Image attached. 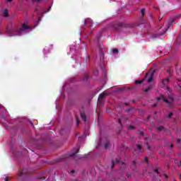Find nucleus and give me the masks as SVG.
Returning a JSON list of instances; mask_svg holds the SVG:
<instances>
[{
    "mask_svg": "<svg viewBox=\"0 0 181 181\" xmlns=\"http://www.w3.org/2000/svg\"><path fill=\"white\" fill-rule=\"evenodd\" d=\"M169 98H170V101H169L168 99H166V98L164 97L163 95H161L160 97L157 98V100L160 101V100H163V101H164V103H166L167 105H168V107L170 108H173L174 98L173 96H170Z\"/></svg>",
    "mask_w": 181,
    "mask_h": 181,
    "instance_id": "obj_2",
    "label": "nucleus"
},
{
    "mask_svg": "<svg viewBox=\"0 0 181 181\" xmlns=\"http://www.w3.org/2000/svg\"><path fill=\"white\" fill-rule=\"evenodd\" d=\"M154 172H156V173H159V171L158 170V169H155Z\"/></svg>",
    "mask_w": 181,
    "mask_h": 181,
    "instance_id": "obj_36",
    "label": "nucleus"
},
{
    "mask_svg": "<svg viewBox=\"0 0 181 181\" xmlns=\"http://www.w3.org/2000/svg\"><path fill=\"white\" fill-rule=\"evenodd\" d=\"M124 105H129V103H125Z\"/></svg>",
    "mask_w": 181,
    "mask_h": 181,
    "instance_id": "obj_40",
    "label": "nucleus"
},
{
    "mask_svg": "<svg viewBox=\"0 0 181 181\" xmlns=\"http://www.w3.org/2000/svg\"><path fill=\"white\" fill-rule=\"evenodd\" d=\"M71 173H74V170H72L71 171Z\"/></svg>",
    "mask_w": 181,
    "mask_h": 181,
    "instance_id": "obj_45",
    "label": "nucleus"
},
{
    "mask_svg": "<svg viewBox=\"0 0 181 181\" xmlns=\"http://www.w3.org/2000/svg\"><path fill=\"white\" fill-rule=\"evenodd\" d=\"M96 39H97V40H100L101 39V33H99L97 35Z\"/></svg>",
    "mask_w": 181,
    "mask_h": 181,
    "instance_id": "obj_21",
    "label": "nucleus"
},
{
    "mask_svg": "<svg viewBox=\"0 0 181 181\" xmlns=\"http://www.w3.org/2000/svg\"><path fill=\"white\" fill-rule=\"evenodd\" d=\"M154 9H157V10H158V9H159V8H156V7H154Z\"/></svg>",
    "mask_w": 181,
    "mask_h": 181,
    "instance_id": "obj_47",
    "label": "nucleus"
},
{
    "mask_svg": "<svg viewBox=\"0 0 181 181\" xmlns=\"http://www.w3.org/2000/svg\"><path fill=\"white\" fill-rule=\"evenodd\" d=\"M107 95V93H100L99 95V98H98V103L99 104H104V98H105V96Z\"/></svg>",
    "mask_w": 181,
    "mask_h": 181,
    "instance_id": "obj_5",
    "label": "nucleus"
},
{
    "mask_svg": "<svg viewBox=\"0 0 181 181\" xmlns=\"http://www.w3.org/2000/svg\"><path fill=\"white\" fill-rule=\"evenodd\" d=\"M180 179H181V174L180 175Z\"/></svg>",
    "mask_w": 181,
    "mask_h": 181,
    "instance_id": "obj_49",
    "label": "nucleus"
},
{
    "mask_svg": "<svg viewBox=\"0 0 181 181\" xmlns=\"http://www.w3.org/2000/svg\"><path fill=\"white\" fill-rule=\"evenodd\" d=\"M139 134L140 135H141V136H144V135H145V133L144 132H140Z\"/></svg>",
    "mask_w": 181,
    "mask_h": 181,
    "instance_id": "obj_30",
    "label": "nucleus"
},
{
    "mask_svg": "<svg viewBox=\"0 0 181 181\" xmlns=\"http://www.w3.org/2000/svg\"><path fill=\"white\" fill-rule=\"evenodd\" d=\"M153 81V75L151 74L150 76V77L148 78V81H147V83H152V81Z\"/></svg>",
    "mask_w": 181,
    "mask_h": 181,
    "instance_id": "obj_15",
    "label": "nucleus"
},
{
    "mask_svg": "<svg viewBox=\"0 0 181 181\" xmlns=\"http://www.w3.org/2000/svg\"><path fill=\"white\" fill-rule=\"evenodd\" d=\"M154 115H158V112H154Z\"/></svg>",
    "mask_w": 181,
    "mask_h": 181,
    "instance_id": "obj_44",
    "label": "nucleus"
},
{
    "mask_svg": "<svg viewBox=\"0 0 181 181\" xmlns=\"http://www.w3.org/2000/svg\"><path fill=\"white\" fill-rule=\"evenodd\" d=\"M28 29H32V28H30V26L27 25L26 24H23L21 28L16 29V32L18 35H21L23 30H26Z\"/></svg>",
    "mask_w": 181,
    "mask_h": 181,
    "instance_id": "obj_3",
    "label": "nucleus"
},
{
    "mask_svg": "<svg viewBox=\"0 0 181 181\" xmlns=\"http://www.w3.org/2000/svg\"><path fill=\"white\" fill-rule=\"evenodd\" d=\"M153 89V85H150L148 87H147L145 90H144V93H148V91H151V90Z\"/></svg>",
    "mask_w": 181,
    "mask_h": 181,
    "instance_id": "obj_11",
    "label": "nucleus"
},
{
    "mask_svg": "<svg viewBox=\"0 0 181 181\" xmlns=\"http://www.w3.org/2000/svg\"><path fill=\"white\" fill-rule=\"evenodd\" d=\"M146 139H149V138H148V137H146V138H145V140L146 141Z\"/></svg>",
    "mask_w": 181,
    "mask_h": 181,
    "instance_id": "obj_46",
    "label": "nucleus"
},
{
    "mask_svg": "<svg viewBox=\"0 0 181 181\" xmlns=\"http://www.w3.org/2000/svg\"><path fill=\"white\" fill-rule=\"evenodd\" d=\"M115 166V163L112 162V168H114Z\"/></svg>",
    "mask_w": 181,
    "mask_h": 181,
    "instance_id": "obj_37",
    "label": "nucleus"
},
{
    "mask_svg": "<svg viewBox=\"0 0 181 181\" xmlns=\"http://www.w3.org/2000/svg\"><path fill=\"white\" fill-rule=\"evenodd\" d=\"M152 135H153V133H152Z\"/></svg>",
    "mask_w": 181,
    "mask_h": 181,
    "instance_id": "obj_58",
    "label": "nucleus"
},
{
    "mask_svg": "<svg viewBox=\"0 0 181 181\" xmlns=\"http://www.w3.org/2000/svg\"><path fill=\"white\" fill-rule=\"evenodd\" d=\"M33 1H34V2H37V4L42 2V0H33Z\"/></svg>",
    "mask_w": 181,
    "mask_h": 181,
    "instance_id": "obj_28",
    "label": "nucleus"
},
{
    "mask_svg": "<svg viewBox=\"0 0 181 181\" xmlns=\"http://www.w3.org/2000/svg\"><path fill=\"white\" fill-rule=\"evenodd\" d=\"M141 13L142 16H145V8H142L141 10Z\"/></svg>",
    "mask_w": 181,
    "mask_h": 181,
    "instance_id": "obj_20",
    "label": "nucleus"
},
{
    "mask_svg": "<svg viewBox=\"0 0 181 181\" xmlns=\"http://www.w3.org/2000/svg\"><path fill=\"white\" fill-rule=\"evenodd\" d=\"M79 149L78 148L75 153H72L69 154L68 156H64L62 158H59V160L57 162H62V160H66L69 158H74V159H76L77 160L78 159H81V157L78 156L77 153H78Z\"/></svg>",
    "mask_w": 181,
    "mask_h": 181,
    "instance_id": "obj_1",
    "label": "nucleus"
},
{
    "mask_svg": "<svg viewBox=\"0 0 181 181\" xmlns=\"http://www.w3.org/2000/svg\"><path fill=\"white\" fill-rule=\"evenodd\" d=\"M38 21H40V18H38Z\"/></svg>",
    "mask_w": 181,
    "mask_h": 181,
    "instance_id": "obj_54",
    "label": "nucleus"
},
{
    "mask_svg": "<svg viewBox=\"0 0 181 181\" xmlns=\"http://www.w3.org/2000/svg\"><path fill=\"white\" fill-rule=\"evenodd\" d=\"M133 164H134V165H136V160H134V161H133Z\"/></svg>",
    "mask_w": 181,
    "mask_h": 181,
    "instance_id": "obj_41",
    "label": "nucleus"
},
{
    "mask_svg": "<svg viewBox=\"0 0 181 181\" xmlns=\"http://www.w3.org/2000/svg\"><path fill=\"white\" fill-rule=\"evenodd\" d=\"M8 180H9V177H6L5 178V181H8Z\"/></svg>",
    "mask_w": 181,
    "mask_h": 181,
    "instance_id": "obj_38",
    "label": "nucleus"
},
{
    "mask_svg": "<svg viewBox=\"0 0 181 181\" xmlns=\"http://www.w3.org/2000/svg\"><path fill=\"white\" fill-rule=\"evenodd\" d=\"M170 148H174L175 146L170 142Z\"/></svg>",
    "mask_w": 181,
    "mask_h": 181,
    "instance_id": "obj_35",
    "label": "nucleus"
},
{
    "mask_svg": "<svg viewBox=\"0 0 181 181\" xmlns=\"http://www.w3.org/2000/svg\"><path fill=\"white\" fill-rule=\"evenodd\" d=\"M133 103H135V100H133Z\"/></svg>",
    "mask_w": 181,
    "mask_h": 181,
    "instance_id": "obj_55",
    "label": "nucleus"
},
{
    "mask_svg": "<svg viewBox=\"0 0 181 181\" xmlns=\"http://www.w3.org/2000/svg\"><path fill=\"white\" fill-rule=\"evenodd\" d=\"M6 2H12V1H13V0H6Z\"/></svg>",
    "mask_w": 181,
    "mask_h": 181,
    "instance_id": "obj_39",
    "label": "nucleus"
},
{
    "mask_svg": "<svg viewBox=\"0 0 181 181\" xmlns=\"http://www.w3.org/2000/svg\"><path fill=\"white\" fill-rule=\"evenodd\" d=\"M123 163V165H125V163Z\"/></svg>",
    "mask_w": 181,
    "mask_h": 181,
    "instance_id": "obj_53",
    "label": "nucleus"
},
{
    "mask_svg": "<svg viewBox=\"0 0 181 181\" xmlns=\"http://www.w3.org/2000/svg\"><path fill=\"white\" fill-rule=\"evenodd\" d=\"M26 174V172L25 170L21 171L19 173V176H23V175Z\"/></svg>",
    "mask_w": 181,
    "mask_h": 181,
    "instance_id": "obj_22",
    "label": "nucleus"
},
{
    "mask_svg": "<svg viewBox=\"0 0 181 181\" xmlns=\"http://www.w3.org/2000/svg\"><path fill=\"white\" fill-rule=\"evenodd\" d=\"M35 11H37V8L35 9Z\"/></svg>",
    "mask_w": 181,
    "mask_h": 181,
    "instance_id": "obj_50",
    "label": "nucleus"
},
{
    "mask_svg": "<svg viewBox=\"0 0 181 181\" xmlns=\"http://www.w3.org/2000/svg\"><path fill=\"white\" fill-rule=\"evenodd\" d=\"M42 179H43V180H45V179H46V178L43 177Z\"/></svg>",
    "mask_w": 181,
    "mask_h": 181,
    "instance_id": "obj_51",
    "label": "nucleus"
},
{
    "mask_svg": "<svg viewBox=\"0 0 181 181\" xmlns=\"http://www.w3.org/2000/svg\"><path fill=\"white\" fill-rule=\"evenodd\" d=\"M89 76L88 74H86L82 78L83 81H88Z\"/></svg>",
    "mask_w": 181,
    "mask_h": 181,
    "instance_id": "obj_13",
    "label": "nucleus"
},
{
    "mask_svg": "<svg viewBox=\"0 0 181 181\" xmlns=\"http://www.w3.org/2000/svg\"><path fill=\"white\" fill-rule=\"evenodd\" d=\"M151 17L152 18V15H151Z\"/></svg>",
    "mask_w": 181,
    "mask_h": 181,
    "instance_id": "obj_57",
    "label": "nucleus"
},
{
    "mask_svg": "<svg viewBox=\"0 0 181 181\" xmlns=\"http://www.w3.org/2000/svg\"><path fill=\"white\" fill-rule=\"evenodd\" d=\"M118 49H113V53H118Z\"/></svg>",
    "mask_w": 181,
    "mask_h": 181,
    "instance_id": "obj_29",
    "label": "nucleus"
},
{
    "mask_svg": "<svg viewBox=\"0 0 181 181\" xmlns=\"http://www.w3.org/2000/svg\"><path fill=\"white\" fill-rule=\"evenodd\" d=\"M147 119H149V117H147Z\"/></svg>",
    "mask_w": 181,
    "mask_h": 181,
    "instance_id": "obj_52",
    "label": "nucleus"
},
{
    "mask_svg": "<svg viewBox=\"0 0 181 181\" xmlns=\"http://www.w3.org/2000/svg\"><path fill=\"white\" fill-rule=\"evenodd\" d=\"M129 28H134L135 27V25H129Z\"/></svg>",
    "mask_w": 181,
    "mask_h": 181,
    "instance_id": "obj_42",
    "label": "nucleus"
},
{
    "mask_svg": "<svg viewBox=\"0 0 181 181\" xmlns=\"http://www.w3.org/2000/svg\"><path fill=\"white\" fill-rule=\"evenodd\" d=\"M153 107H158V104L155 103L152 105Z\"/></svg>",
    "mask_w": 181,
    "mask_h": 181,
    "instance_id": "obj_31",
    "label": "nucleus"
},
{
    "mask_svg": "<svg viewBox=\"0 0 181 181\" xmlns=\"http://www.w3.org/2000/svg\"><path fill=\"white\" fill-rule=\"evenodd\" d=\"M167 72L168 73L169 77H172V69L169 68Z\"/></svg>",
    "mask_w": 181,
    "mask_h": 181,
    "instance_id": "obj_18",
    "label": "nucleus"
},
{
    "mask_svg": "<svg viewBox=\"0 0 181 181\" xmlns=\"http://www.w3.org/2000/svg\"><path fill=\"white\" fill-rule=\"evenodd\" d=\"M84 25L85 26H88V28H93V29L95 28V25H94L93 20H91L90 18L86 19L84 21Z\"/></svg>",
    "mask_w": 181,
    "mask_h": 181,
    "instance_id": "obj_4",
    "label": "nucleus"
},
{
    "mask_svg": "<svg viewBox=\"0 0 181 181\" xmlns=\"http://www.w3.org/2000/svg\"><path fill=\"white\" fill-rule=\"evenodd\" d=\"M99 53L100 56H104V49L101 47H99Z\"/></svg>",
    "mask_w": 181,
    "mask_h": 181,
    "instance_id": "obj_14",
    "label": "nucleus"
},
{
    "mask_svg": "<svg viewBox=\"0 0 181 181\" xmlns=\"http://www.w3.org/2000/svg\"><path fill=\"white\" fill-rule=\"evenodd\" d=\"M81 117L82 118L83 121L86 122V114L83 112H81Z\"/></svg>",
    "mask_w": 181,
    "mask_h": 181,
    "instance_id": "obj_12",
    "label": "nucleus"
},
{
    "mask_svg": "<svg viewBox=\"0 0 181 181\" xmlns=\"http://www.w3.org/2000/svg\"><path fill=\"white\" fill-rule=\"evenodd\" d=\"M162 129L164 130V132H166V131H167L166 129L165 128V127H163V126H160V127L156 128L157 132H160V131H162Z\"/></svg>",
    "mask_w": 181,
    "mask_h": 181,
    "instance_id": "obj_10",
    "label": "nucleus"
},
{
    "mask_svg": "<svg viewBox=\"0 0 181 181\" xmlns=\"http://www.w3.org/2000/svg\"><path fill=\"white\" fill-rule=\"evenodd\" d=\"M142 83H144V80H142V81H135L136 84H142Z\"/></svg>",
    "mask_w": 181,
    "mask_h": 181,
    "instance_id": "obj_23",
    "label": "nucleus"
},
{
    "mask_svg": "<svg viewBox=\"0 0 181 181\" xmlns=\"http://www.w3.org/2000/svg\"><path fill=\"white\" fill-rule=\"evenodd\" d=\"M129 129H135V126L130 125L128 127Z\"/></svg>",
    "mask_w": 181,
    "mask_h": 181,
    "instance_id": "obj_25",
    "label": "nucleus"
},
{
    "mask_svg": "<svg viewBox=\"0 0 181 181\" xmlns=\"http://www.w3.org/2000/svg\"><path fill=\"white\" fill-rule=\"evenodd\" d=\"M124 27V24L122 23H118L117 24H115L113 25V29L115 30H121L122 28Z\"/></svg>",
    "mask_w": 181,
    "mask_h": 181,
    "instance_id": "obj_6",
    "label": "nucleus"
},
{
    "mask_svg": "<svg viewBox=\"0 0 181 181\" xmlns=\"http://www.w3.org/2000/svg\"><path fill=\"white\" fill-rule=\"evenodd\" d=\"M108 146H110V141L106 139V142L105 144V149H107Z\"/></svg>",
    "mask_w": 181,
    "mask_h": 181,
    "instance_id": "obj_16",
    "label": "nucleus"
},
{
    "mask_svg": "<svg viewBox=\"0 0 181 181\" xmlns=\"http://www.w3.org/2000/svg\"><path fill=\"white\" fill-rule=\"evenodd\" d=\"M173 22H175V21L173 20L170 23H168V26L165 28L164 32H163V33H162V35H165L166 33L167 30H169V28H170V26H172Z\"/></svg>",
    "mask_w": 181,
    "mask_h": 181,
    "instance_id": "obj_8",
    "label": "nucleus"
},
{
    "mask_svg": "<svg viewBox=\"0 0 181 181\" xmlns=\"http://www.w3.org/2000/svg\"><path fill=\"white\" fill-rule=\"evenodd\" d=\"M136 146L139 151L142 150V146L141 144H136Z\"/></svg>",
    "mask_w": 181,
    "mask_h": 181,
    "instance_id": "obj_19",
    "label": "nucleus"
},
{
    "mask_svg": "<svg viewBox=\"0 0 181 181\" xmlns=\"http://www.w3.org/2000/svg\"><path fill=\"white\" fill-rule=\"evenodd\" d=\"M144 161L148 164L149 163V160L148 159V157H146L144 159Z\"/></svg>",
    "mask_w": 181,
    "mask_h": 181,
    "instance_id": "obj_27",
    "label": "nucleus"
},
{
    "mask_svg": "<svg viewBox=\"0 0 181 181\" xmlns=\"http://www.w3.org/2000/svg\"><path fill=\"white\" fill-rule=\"evenodd\" d=\"M173 115V112H170L168 114V115L167 116V118H172Z\"/></svg>",
    "mask_w": 181,
    "mask_h": 181,
    "instance_id": "obj_24",
    "label": "nucleus"
},
{
    "mask_svg": "<svg viewBox=\"0 0 181 181\" xmlns=\"http://www.w3.org/2000/svg\"><path fill=\"white\" fill-rule=\"evenodd\" d=\"M3 16H4L5 18H8V10L5 9L3 12Z\"/></svg>",
    "mask_w": 181,
    "mask_h": 181,
    "instance_id": "obj_17",
    "label": "nucleus"
},
{
    "mask_svg": "<svg viewBox=\"0 0 181 181\" xmlns=\"http://www.w3.org/2000/svg\"><path fill=\"white\" fill-rule=\"evenodd\" d=\"M6 32L8 33V35H12L13 32H15V30H13V24L11 23L10 27H7Z\"/></svg>",
    "mask_w": 181,
    "mask_h": 181,
    "instance_id": "obj_7",
    "label": "nucleus"
},
{
    "mask_svg": "<svg viewBox=\"0 0 181 181\" xmlns=\"http://www.w3.org/2000/svg\"><path fill=\"white\" fill-rule=\"evenodd\" d=\"M76 125L78 127L80 125V121L78 120V118L76 117Z\"/></svg>",
    "mask_w": 181,
    "mask_h": 181,
    "instance_id": "obj_26",
    "label": "nucleus"
},
{
    "mask_svg": "<svg viewBox=\"0 0 181 181\" xmlns=\"http://www.w3.org/2000/svg\"><path fill=\"white\" fill-rule=\"evenodd\" d=\"M169 81H170V79H169V78H167L165 79H163L162 83L163 84V86H168V84H169Z\"/></svg>",
    "mask_w": 181,
    "mask_h": 181,
    "instance_id": "obj_9",
    "label": "nucleus"
},
{
    "mask_svg": "<svg viewBox=\"0 0 181 181\" xmlns=\"http://www.w3.org/2000/svg\"><path fill=\"white\" fill-rule=\"evenodd\" d=\"M148 77V74L146 75V78Z\"/></svg>",
    "mask_w": 181,
    "mask_h": 181,
    "instance_id": "obj_48",
    "label": "nucleus"
},
{
    "mask_svg": "<svg viewBox=\"0 0 181 181\" xmlns=\"http://www.w3.org/2000/svg\"><path fill=\"white\" fill-rule=\"evenodd\" d=\"M118 122H119V124H120V125H122V123L121 122V119H118Z\"/></svg>",
    "mask_w": 181,
    "mask_h": 181,
    "instance_id": "obj_32",
    "label": "nucleus"
},
{
    "mask_svg": "<svg viewBox=\"0 0 181 181\" xmlns=\"http://www.w3.org/2000/svg\"><path fill=\"white\" fill-rule=\"evenodd\" d=\"M180 141H181L180 139H177V144H180Z\"/></svg>",
    "mask_w": 181,
    "mask_h": 181,
    "instance_id": "obj_33",
    "label": "nucleus"
},
{
    "mask_svg": "<svg viewBox=\"0 0 181 181\" xmlns=\"http://www.w3.org/2000/svg\"><path fill=\"white\" fill-rule=\"evenodd\" d=\"M147 148L148 149H151V146H149V144L147 143Z\"/></svg>",
    "mask_w": 181,
    "mask_h": 181,
    "instance_id": "obj_34",
    "label": "nucleus"
},
{
    "mask_svg": "<svg viewBox=\"0 0 181 181\" xmlns=\"http://www.w3.org/2000/svg\"><path fill=\"white\" fill-rule=\"evenodd\" d=\"M31 125H33V123H31Z\"/></svg>",
    "mask_w": 181,
    "mask_h": 181,
    "instance_id": "obj_56",
    "label": "nucleus"
},
{
    "mask_svg": "<svg viewBox=\"0 0 181 181\" xmlns=\"http://www.w3.org/2000/svg\"><path fill=\"white\" fill-rule=\"evenodd\" d=\"M119 160H116V163H119Z\"/></svg>",
    "mask_w": 181,
    "mask_h": 181,
    "instance_id": "obj_43",
    "label": "nucleus"
}]
</instances>
